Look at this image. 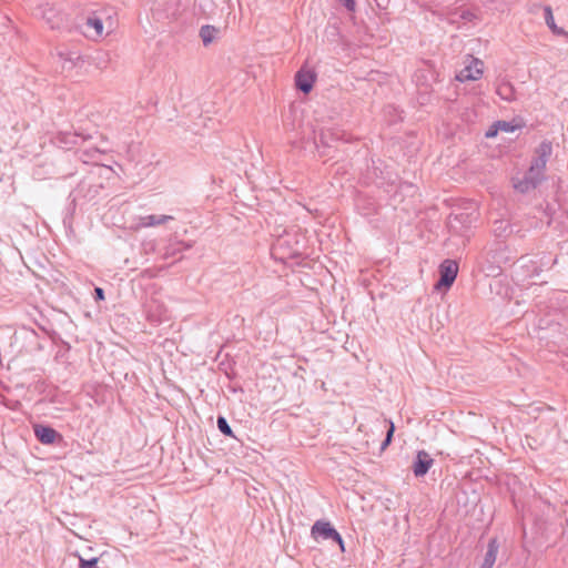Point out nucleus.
<instances>
[{
	"instance_id": "obj_1",
	"label": "nucleus",
	"mask_w": 568,
	"mask_h": 568,
	"mask_svg": "<svg viewBox=\"0 0 568 568\" xmlns=\"http://www.w3.org/2000/svg\"><path fill=\"white\" fill-rule=\"evenodd\" d=\"M312 537L317 540L318 538L325 540H333L338 544L342 551H344V541L339 532L328 521L317 520L311 529Z\"/></svg>"
},
{
	"instance_id": "obj_2",
	"label": "nucleus",
	"mask_w": 568,
	"mask_h": 568,
	"mask_svg": "<svg viewBox=\"0 0 568 568\" xmlns=\"http://www.w3.org/2000/svg\"><path fill=\"white\" fill-rule=\"evenodd\" d=\"M458 264L452 260H445L439 266V280L436 288H449L456 280Z\"/></svg>"
},
{
	"instance_id": "obj_3",
	"label": "nucleus",
	"mask_w": 568,
	"mask_h": 568,
	"mask_svg": "<svg viewBox=\"0 0 568 568\" xmlns=\"http://www.w3.org/2000/svg\"><path fill=\"white\" fill-rule=\"evenodd\" d=\"M469 63L466 64L456 75V80L459 82L475 81L483 75L484 62L473 55L467 58Z\"/></svg>"
},
{
	"instance_id": "obj_4",
	"label": "nucleus",
	"mask_w": 568,
	"mask_h": 568,
	"mask_svg": "<svg viewBox=\"0 0 568 568\" xmlns=\"http://www.w3.org/2000/svg\"><path fill=\"white\" fill-rule=\"evenodd\" d=\"M41 17L51 29H60L64 26L63 14L52 6L45 4L41 8Z\"/></svg>"
},
{
	"instance_id": "obj_5",
	"label": "nucleus",
	"mask_w": 568,
	"mask_h": 568,
	"mask_svg": "<svg viewBox=\"0 0 568 568\" xmlns=\"http://www.w3.org/2000/svg\"><path fill=\"white\" fill-rule=\"evenodd\" d=\"M433 464H434V460L427 452L418 450L416 458L412 466L414 475L416 477L425 476L428 473V470Z\"/></svg>"
},
{
	"instance_id": "obj_6",
	"label": "nucleus",
	"mask_w": 568,
	"mask_h": 568,
	"mask_svg": "<svg viewBox=\"0 0 568 568\" xmlns=\"http://www.w3.org/2000/svg\"><path fill=\"white\" fill-rule=\"evenodd\" d=\"M316 75L312 70L302 68L295 75L296 88L303 93H308L313 89Z\"/></svg>"
},
{
	"instance_id": "obj_7",
	"label": "nucleus",
	"mask_w": 568,
	"mask_h": 568,
	"mask_svg": "<svg viewBox=\"0 0 568 568\" xmlns=\"http://www.w3.org/2000/svg\"><path fill=\"white\" fill-rule=\"evenodd\" d=\"M343 133L337 129H322L317 135L314 136L316 148L331 146V142L342 139Z\"/></svg>"
},
{
	"instance_id": "obj_8",
	"label": "nucleus",
	"mask_w": 568,
	"mask_h": 568,
	"mask_svg": "<svg viewBox=\"0 0 568 568\" xmlns=\"http://www.w3.org/2000/svg\"><path fill=\"white\" fill-rule=\"evenodd\" d=\"M34 435L37 439L44 445H51L61 437L55 429L44 425H36Z\"/></svg>"
},
{
	"instance_id": "obj_9",
	"label": "nucleus",
	"mask_w": 568,
	"mask_h": 568,
	"mask_svg": "<svg viewBox=\"0 0 568 568\" xmlns=\"http://www.w3.org/2000/svg\"><path fill=\"white\" fill-rule=\"evenodd\" d=\"M173 220H174V217L172 215H165V214L154 215V214H152V215H146V216L140 217L139 226H141V227L159 226V225L165 224L166 222L173 221Z\"/></svg>"
},
{
	"instance_id": "obj_10",
	"label": "nucleus",
	"mask_w": 568,
	"mask_h": 568,
	"mask_svg": "<svg viewBox=\"0 0 568 568\" xmlns=\"http://www.w3.org/2000/svg\"><path fill=\"white\" fill-rule=\"evenodd\" d=\"M499 545L496 538L489 540L484 561L479 568H493L496 562Z\"/></svg>"
},
{
	"instance_id": "obj_11",
	"label": "nucleus",
	"mask_w": 568,
	"mask_h": 568,
	"mask_svg": "<svg viewBox=\"0 0 568 568\" xmlns=\"http://www.w3.org/2000/svg\"><path fill=\"white\" fill-rule=\"evenodd\" d=\"M544 16H545V22L548 26V28L552 31V33L558 36H568L567 32L562 29L557 27L555 23L552 10L549 6H546L544 8Z\"/></svg>"
},
{
	"instance_id": "obj_12",
	"label": "nucleus",
	"mask_w": 568,
	"mask_h": 568,
	"mask_svg": "<svg viewBox=\"0 0 568 568\" xmlns=\"http://www.w3.org/2000/svg\"><path fill=\"white\" fill-rule=\"evenodd\" d=\"M58 57L62 63L63 70H71L75 65V62L80 59L78 53L67 51H60Z\"/></svg>"
},
{
	"instance_id": "obj_13",
	"label": "nucleus",
	"mask_w": 568,
	"mask_h": 568,
	"mask_svg": "<svg viewBox=\"0 0 568 568\" xmlns=\"http://www.w3.org/2000/svg\"><path fill=\"white\" fill-rule=\"evenodd\" d=\"M496 93L505 101H513L515 99L514 88L508 82L498 84Z\"/></svg>"
},
{
	"instance_id": "obj_14",
	"label": "nucleus",
	"mask_w": 568,
	"mask_h": 568,
	"mask_svg": "<svg viewBox=\"0 0 568 568\" xmlns=\"http://www.w3.org/2000/svg\"><path fill=\"white\" fill-rule=\"evenodd\" d=\"M216 29L212 26H203L200 30V37L205 45L212 42Z\"/></svg>"
},
{
	"instance_id": "obj_15",
	"label": "nucleus",
	"mask_w": 568,
	"mask_h": 568,
	"mask_svg": "<svg viewBox=\"0 0 568 568\" xmlns=\"http://www.w3.org/2000/svg\"><path fill=\"white\" fill-rule=\"evenodd\" d=\"M552 152V145L549 141H542L536 149V156L549 159Z\"/></svg>"
},
{
	"instance_id": "obj_16",
	"label": "nucleus",
	"mask_w": 568,
	"mask_h": 568,
	"mask_svg": "<svg viewBox=\"0 0 568 568\" xmlns=\"http://www.w3.org/2000/svg\"><path fill=\"white\" fill-rule=\"evenodd\" d=\"M514 187L520 192V193H527L534 189H536V186L534 185V183H531L527 178H523L521 180H518V181H515L514 182Z\"/></svg>"
},
{
	"instance_id": "obj_17",
	"label": "nucleus",
	"mask_w": 568,
	"mask_h": 568,
	"mask_svg": "<svg viewBox=\"0 0 568 568\" xmlns=\"http://www.w3.org/2000/svg\"><path fill=\"white\" fill-rule=\"evenodd\" d=\"M85 24L89 28H93L98 37L102 36V33H103V22H102V20L99 17H95V16L89 17L87 19V23Z\"/></svg>"
},
{
	"instance_id": "obj_18",
	"label": "nucleus",
	"mask_w": 568,
	"mask_h": 568,
	"mask_svg": "<svg viewBox=\"0 0 568 568\" xmlns=\"http://www.w3.org/2000/svg\"><path fill=\"white\" fill-rule=\"evenodd\" d=\"M525 178H527L531 183H534V185L537 187L541 181L545 179V175L544 173L539 172V171H535L534 168L530 165L529 170L526 172V174L524 175Z\"/></svg>"
},
{
	"instance_id": "obj_19",
	"label": "nucleus",
	"mask_w": 568,
	"mask_h": 568,
	"mask_svg": "<svg viewBox=\"0 0 568 568\" xmlns=\"http://www.w3.org/2000/svg\"><path fill=\"white\" fill-rule=\"evenodd\" d=\"M216 425L219 430L229 437H234L231 426L229 425L227 420L223 416H219L216 420Z\"/></svg>"
},
{
	"instance_id": "obj_20",
	"label": "nucleus",
	"mask_w": 568,
	"mask_h": 568,
	"mask_svg": "<svg viewBox=\"0 0 568 568\" xmlns=\"http://www.w3.org/2000/svg\"><path fill=\"white\" fill-rule=\"evenodd\" d=\"M99 559L97 557L91 559H84L79 557V568H98Z\"/></svg>"
},
{
	"instance_id": "obj_21",
	"label": "nucleus",
	"mask_w": 568,
	"mask_h": 568,
	"mask_svg": "<svg viewBox=\"0 0 568 568\" xmlns=\"http://www.w3.org/2000/svg\"><path fill=\"white\" fill-rule=\"evenodd\" d=\"M547 161H548L547 159L536 156L534 159V161L531 162V166L534 168L535 171L537 170V171L544 173Z\"/></svg>"
},
{
	"instance_id": "obj_22",
	"label": "nucleus",
	"mask_w": 568,
	"mask_h": 568,
	"mask_svg": "<svg viewBox=\"0 0 568 568\" xmlns=\"http://www.w3.org/2000/svg\"><path fill=\"white\" fill-rule=\"evenodd\" d=\"M496 124L499 131L503 132H514L516 130V126L507 121H497Z\"/></svg>"
},
{
	"instance_id": "obj_23",
	"label": "nucleus",
	"mask_w": 568,
	"mask_h": 568,
	"mask_svg": "<svg viewBox=\"0 0 568 568\" xmlns=\"http://www.w3.org/2000/svg\"><path fill=\"white\" fill-rule=\"evenodd\" d=\"M394 430H395V426L392 422H389V428L387 430L384 442L382 443V449H385L390 444Z\"/></svg>"
},
{
	"instance_id": "obj_24",
	"label": "nucleus",
	"mask_w": 568,
	"mask_h": 568,
	"mask_svg": "<svg viewBox=\"0 0 568 568\" xmlns=\"http://www.w3.org/2000/svg\"><path fill=\"white\" fill-rule=\"evenodd\" d=\"M339 2L351 12L355 11V0H339Z\"/></svg>"
},
{
	"instance_id": "obj_25",
	"label": "nucleus",
	"mask_w": 568,
	"mask_h": 568,
	"mask_svg": "<svg viewBox=\"0 0 568 568\" xmlns=\"http://www.w3.org/2000/svg\"><path fill=\"white\" fill-rule=\"evenodd\" d=\"M499 129L497 128V124L495 123L491 125L488 131L486 132L485 136L488 139L495 138L498 133Z\"/></svg>"
},
{
	"instance_id": "obj_26",
	"label": "nucleus",
	"mask_w": 568,
	"mask_h": 568,
	"mask_svg": "<svg viewBox=\"0 0 568 568\" xmlns=\"http://www.w3.org/2000/svg\"><path fill=\"white\" fill-rule=\"evenodd\" d=\"M94 298L97 301H102L104 300V291L101 288V287H95L94 288Z\"/></svg>"
},
{
	"instance_id": "obj_27",
	"label": "nucleus",
	"mask_w": 568,
	"mask_h": 568,
	"mask_svg": "<svg viewBox=\"0 0 568 568\" xmlns=\"http://www.w3.org/2000/svg\"><path fill=\"white\" fill-rule=\"evenodd\" d=\"M496 224H499V226H497V227L495 229V232H497V231H501V230H503V231H505V230H506V227H507V225H505V227H504V224H505V223H504L503 221H497V222H496Z\"/></svg>"
},
{
	"instance_id": "obj_28",
	"label": "nucleus",
	"mask_w": 568,
	"mask_h": 568,
	"mask_svg": "<svg viewBox=\"0 0 568 568\" xmlns=\"http://www.w3.org/2000/svg\"><path fill=\"white\" fill-rule=\"evenodd\" d=\"M471 16H473V13H471V12H469V11H464V12L462 13V18H463V19H467V20H469Z\"/></svg>"
}]
</instances>
